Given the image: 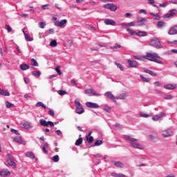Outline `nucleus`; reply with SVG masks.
I'll use <instances>...</instances> for the list:
<instances>
[{
	"label": "nucleus",
	"mask_w": 177,
	"mask_h": 177,
	"mask_svg": "<svg viewBox=\"0 0 177 177\" xmlns=\"http://www.w3.org/2000/svg\"><path fill=\"white\" fill-rule=\"evenodd\" d=\"M57 93L60 96H64V95L67 94V92L66 91L59 90V91H57Z\"/></svg>",
	"instance_id": "39"
},
{
	"label": "nucleus",
	"mask_w": 177,
	"mask_h": 177,
	"mask_svg": "<svg viewBox=\"0 0 177 177\" xmlns=\"http://www.w3.org/2000/svg\"><path fill=\"white\" fill-rule=\"evenodd\" d=\"M164 19H169L172 17V15L171 13H167L163 16Z\"/></svg>",
	"instance_id": "54"
},
{
	"label": "nucleus",
	"mask_w": 177,
	"mask_h": 177,
	"mask_svg": "<svg viewBox=\"0 0 177 177\" xmlns=\"http://www.w3.org/2000/svg\"><path fill=\"white\" fill-rule=\"evenodd\" d=\"M104 96H106V97H108V99H110L111 102H113V103H115V104H117V100H115V97L114 96L113 93H111V91L106 92L104 93Z\"/></svg>",
	"instance_id": "10"
},
{
	"label": "nucleus",
	"mask_w": 177,
	"mask_h": 177,
	"mask_svg": "<svg viewBox=\"0 0 177 177\" xmlns=\"http://www.w3.org/2000/svg\"><path fill=\"white\" fill-rule=\"evenodd\" d=\"M55 71L57 73L58 75H62V71L59 66L55 68Z\"/></svg>",
	"instance_id": "55"
},
{
	"label": "nucleus",
	"mask_w": 177,
	"mask_h": 177,
	"mask_svg": "<svg viewBox=\"0 0 177 177\" xmlns=\"http://www.w3.org/2000/svg\"><path fill=\"white\" fill-rule=\"evenodd\" d=\"M6 165L8 167H12V168H16V162H15V158L12 154H7V161Z\"/></svg>",
	"instance_id": "4"
},
{
	"label": "nucleus",
	"mask_w": 177,
	"mask_h": 177,
	"mask_svg": "<svg viewBox=\"0 0 177 177\" xmlns=\"http://www.w3.org/2000/svg\"><path fill=\"white\" fill-rule=\"evenodd\" d=\"M48 114L49 115H50L51 117H55V111H53V109H50L48 111Z\"/></svg>",
	"instance_id": "53"
},
{
	"label": "nucleus",
	"mask_w": 177,
	"mask_h": 177,
	"mask_svg": "<svg viewBox=\"0 0 177 177\" xmlns=\"http://www.w3.org/2000/svg\"><path fill=\"white\" fill-rule=\"evenodd\" d=\"M26 157H28V158H31V160H34L35 158V155H34V153L28 151L26 153Z\"/></svg>",
	"instance_id": "25"
},
{
	"label": "nucleus",
	"mask_w": 177,
	"mask_h": 177,
	"mask_svg": "<svg viewBox=\"0 0 177 177\" xmlns=\"http://www.w3.org/2000/svg\"><path fill=\"white\" fill-rule=\"evenodd\" d=\"M118 48H121V46L118 44H115L114 46L110 47V49H118Z\"/></svg>",
	"instance_id": "47"
},
{
	"label": "nucleus",
	"mask_w": 177,
	"mask_h": 177,
	"mask_svg": "<svg viewBox=\"0 0 177 177\" xmlns=\"http://www.w3.org/2000/svg\"><path fill=\"white\" fill-rule=\"evenodd\" d=\"M19 68L23 71H26V70H28L30 68V66L27 64H21Z\"/></svg>",
	"instance_id": "28"
},
{
	"label": "nucleus",
	"mask_w": 177,
	"mask_h": 177,
	"mask_svg": "<svg viewBox=\"0 0 177 177\" xmlns=\"http://www.w3.org/2000/svg\"><path fill=\"white\" fill-rule=\"evenodd\" d=\"M14 142H16V143H19V145H21V143H23V139L21 137H17L14 138Z\"/></svg>",
	"instance_id": "31"
},
{
	"label": "nucleus",
	"mask_w": 177,
	"mask_h": 177,
	"mask_svg": "<svg viewBox=\"0 0 177 177\" xmlns=\"http://www.w3.org/2000/svg\"><path fill=\"white\" fill-rule=\"evenodd\" d=\"M6 106L7 107V109H10V107H14L15 105L10 102H9L8 101L6 102Z\"/></svg>",
	"instance_id": "40"
},
{
	"label": "nucleus",
	"mask_w": 177,
	"mask_h": 177,
	"mask_svg": "<svg viewBox=\"0 0 177 177\" xmlns=\"http://www.w3.org/2000/svg\"><path fill=\"white\" fill-rule=\"evenodd\" d=\"M150 15L154 19V20H161V16L158 13L154 14L153 12H150Z\"/></svg>",
	"instance_id": "20"
},
{
	"label": "nucleus",
	"mask_w": 177,
	"mask_h": 177,
	"mask_svg": "<svg viewBox=\"0 0 177 177\" xmlns=\"http://www.w3.org/2000/svg\"><path fill=\"white\" fill-rule=\"evenodd\" d=\"M136 35H137V37H146L147 36V32L145 31H138L136 33Z\"/></svg>",
	"instance_id": "26"
},
{
	"label": "nucleus",
	"mask_w": 177,
	"mask_h": 177,
	"mask_svg": "<svg viewBox=\"0 0 177 177\" xmlns=\"http://www.w3.org/2000/svg\"><path fill=\"white\" fill-rule=\"evenodd\" d=\"M40 125L41 127H51V128H53V127H55V124L53 123V122L52 121H46L45 120V119H40L39 121Z\"/></svg>",
	"instance_id": "7"
},
{
	"label": "nucleus",
	"mask_w": 177,
	"mask_h": 177,
	"mask_svg": "<svg viewBox=\"0 0 177 177\" xmlns=\"http://www.w3.org/2000/svg\"><path fill=\"white\" fill-rule=\"evenodd\" d=\"M115 64L117 66L118 68H120L121 71H124V67L120 63L115 62Z\"/></svg>",
	"instance_id": "42"
},
{
	"label": "nucleus",
	"mask_w": 177,
	"mask_h": 177,
	"mask_svg": "<svg viewBox=\"0 0 177 177\" xmlns=\"http://www.w3.org/2000/svg\"><path fill=\"white\" fill-rule=\"evenodd\" d=\"M127 97V94L126 93H122L119 94L115 97V99L120 100H124Z\"/></svg>",
	"instance_id": "24"
},
{
	"label": "nucleus",
	"mask_w": 177,
	"mask_h": 177,
	"mask_svg": "<svg viewBox=\"0 0 177 177\" xmlns=\"http://www.w3.org/2000/svg\"><path fill=\"white\" fill-rule=\"evenodd\" d=\"M157 28H162V27H164L165 26V22L162 21H159L157 23Z\"/></svg>",
	"instance_id": "29"
},
{
	"label": "nucleus",
	"mask_w": 177,
	"mask_h": 177,
	"mask_svg": "<svg viewBox=\"0 0 177 177\" xmlns=\"http://www.w3.org/2000/svg\"><path fill=\"white\" fill-rule=\"evenodd\" d=\"M48 6H49V4L43 5L41 6V9H43V10H46V9H49L48 8Z\"/></svg>",
	"instance_id": "58"
},
{
	"label": "nucleus",
	"mask_w": 177,
	"mask_h": 177,
	"mask_svg": "<svg viewBox=\"0 0 177 177\" xmlns=\"http://www.w3.org/2000/svg\"><path fill=\"white\" fill-rule=\"evenodd\" d=\"M101 145H103V141H102L101 140H97L94 143V146H100Z\"/></svg>",
	"instance_id": "41"
},
{
	"label": "nucleus",
	"mask_w": 177,
	"mask_h": 177,
	"mask_svg": "<svg viewBox=\"0 0 177 177\" xmlns=\"http://www.w3.org/2000/svg\"><path fill=\"white\" fill-rule=\"evenodd\" d=\"M133 57L136 60H145V55H143V56H142V55H133Z\"/></svg>",
	"instance_id": "30"
},
{
	"label": "nucleus",
	"mask_w": 177,
	"mask_h": 177,
	"mask_svg": "<svg viewBox=\"0 0 177 177\" xmlns=\"http://www.w3.org/2000/svg\"><path fill=\"white\" fill-rule=\"evenodd\" d=\"M136 24V22L135 21H131L130 23L127 24L128 27H133Z\"/></svg>",
	"instance_id": "57"
},
{
	"label": "nucleus",
	"mask_w": 177,
	"mask_h": 177,
	"mask_svg": "<svg viewBox=\"0 0 177 177\" xmlns=\"http://www.w3.org/2000/svg\"><path fill=\"white\" fill-rule=\"evenodd\" d=\"M146 21L145 18H137V23H145Z\"/></svg>",
	"instance_id": "46"
},
{
	"label": "nucleus",
	"mask_w": 177,
	"mask_h": 177,
	"mask_svg": "<svg viewBox=\"0 0 177 177\" xmlns=\"http://www.w3.org/2000/svg\"><path fill=\"white\" fill-rule=\"evenodd\" d=\"M82 138H79L76 140V142H75V146H80V145H82Z\"/></svg>",
	"instance_id": "36"
},
{
	"label": "nucleus",
	"mask_w": 177,
	"mask_h": 177,
	"mask_svg": "<svg viewBox=\"0 0 177 177\" xmlns=\"http://www.w3.org/2000/svg\"><path fill=\"white\" fill-rule=\"evenodd\" d=\"M143 72L146 73L147 74H149L150 75H152V77H156L157 75V74L153 72V71L149 69L144 68Z\"/></svg>",
	"instance_id": "21"
},
{
	"label": "nucleus",
	"mask_w": 177,
	"mask_h": 177,
	"mask_svg": "<svg viewBox=\"0 0 177 177\" xmlns=\"http://www.w3.org/2000/svg\"><path fill=\"white\" fill-rule=\"evenodd\" d=\"M36 107H42L43 109H46V105L42 103V102H38L36 104H35Z\"/></svg>",
	"instance_id": "32"
},
{
	"label": "nucleus",
	"mask_w": 177,
	"mask_h": 177,
	"mask_svg": "<svg viewBox=\"0 0 177 177\" xmlns=\"http://www.w3.org/2000/svg\"><path fill=\"white\" fill-rule=\"evenodd\" d=\"M52 160L53 161V162H59V160H60V158H59V155H55L52 158Z\"/></svg>",
	"instance_id": "37"
},
{
	"label": "nucleus",
	"mask_w": 177,
	"mask_h": 177,
	"mask_svg": "<svg viewBox=\"0 0 177 177\" xmlns=\"http://www.w3.org/2000/svg\"><path fill=\"white\" fill-rule=\"evenodd\" d=\"M10 171L6 169H2L0 171V176L1 177H8V176H10Z\"/></svg>",
	"instance_id": "14"
},
{
	"label": "nucleus",
	"mask_w": 177,
	"mask_h": 177,
	"mask_svg": "<svg viewBox=\"0 0 177 177\" xmlns=\"http://www.w3.org/2000/svg\"><path fill=\"white\" fill-rule=\"evenodd\" d=\"M31 62V65L34 66L35 67H38L39 64H38V62H37L35 60V59L32 58L30 59Z\"/></svg>",
	"instance_id": "33"
},
{
	"label": "nucleus",
	"mask_w": 177,
	"mask_h": 177,
	"mask_svg": "<svg viewBox=\"0 0 177 177\" xmlns=\"http://www.w3.org/2000/svg\"><path fill=\"white\" fill-rule=\"evenodd\" d=\"M173 3V5H177V0H170L169 1V4Z\"/></svg>",
	"instance_id": "61"
},
{
	"label": "nucleus",
	"mask_w": 177,
	"mask_h": 177,
	"mask_svg": "<svg viewBox=\"0 0 177 177\" xmlns=\"http://www.w3.org/2000/svg\"><path fill=\"white\" fill-rule=\"evenodd\" d=\"M21 127L24 129H31L32 128V124L27 121H22L21 122Z\"/></svg>",
	"instance_id": "12"
},
{
	"label": "nucleus",
	"mask_w": 177,
	"mask_h": 177,
	"mask_svg": "<svg viewBox=\"0 0 177 177\" xmlns=\"http://www.w3.org/2000/svg\"><path fill=\"white\" fill-rule=\"evenodd\" d=\"M6 27L7 30L8 31V32H12V28L10 27V26L6 25Z\"/></svg>",
	"instance_id": "62"
},
{
	"label": "nucleus",
	"mask_w": 177,
	"mask_h": 177,
	"mask_svg": "<svg viewBox=\"0 0 177 177\" xmlns=\"http://www.w3.org/2000/svg\"><path fill=\"white\" fill-rule=\"evenodd\" d=\"M10 131L12 132V133H15V135H19V131H17L16 129H11Z\"/></svg>",
	"instance_id": "60"
},
{
	"label": "nucleus",
	"mask_w": 177,
	"mask_h": 177,
	"mask_svg": "<svg viewBox=\"0 0 177 177\" xmlns=\"http://www.w3.org/2000/svg\"><path fill=\"white\" fill-rule=\"evenodd\" d=\"M56 27H60V28H64L67 26V19H62L61 21H56L54 22Z\"/></svg>",
	"instance_id": "8"
},
{
	"label": "nucleus",
	"mask_w": 177,
	"mask_h": 177,
	"mask_svg": "<svg viewBox=\"0 0 177 177\" xmlns=\"http://www.w3.org/2000/svg\"><path fill=\"white\" fill-rule=\"evenodd\" d=\"M23 32L25 37V39L26 41H29V42H31L32 41H34V39L31 37H30L26 32H24V30H23Z\"/></svg>",
	"instance_id": "23"
},
{
	"label": "nucleus",
	"mask_w": 177,
	"mask_h": 177,
	"mask_svg": "<svg viewBox=\"0 0 177 177\" xmlns=\"http://www.w3.org/2000/svg\"><path fill=\"white\" fill-rule=\"evenodd\" d=\"M32 75H34V77H41V72L39 71H32Z\"/></svg>",
	"instance_id": "34"
},
{
	"label": "nucleus",
	"mask_w": 177,
	"mask_h": 177,
	"mask_svg": "<svg viewBox=\"0 0 177 177\" xmlns=\"http://www.w3.org/2000/svg\"><path fill=\"white\" fill-rule=\"evenodd\" d=\"M45 26H46V24L45 23L41 22V21L39 22V27L40 28H45Z\"/></svg>",
	"instance_id": "51"
},
{
	"label": "nucleus",
	"mask_w": 177,
	"mask_h": 177,
	"mask_svg": "<svg viewBox=\"0 0 177 177\" xmlns=\"http://www.w3.org/2000/svg\"><path fill=\"white\" fill-rule=\"evenodd\" d=\"M162 135L163 138H169V136H171V135H172V130H171L169 129L165 130L162 132Z\"/></svg>",
	"instance_id": "16"
},
{
	"label": "nucleus",
	"mask_w": 177,
	"mask_h": 177,
	"mask_svg": "<svg viewBox=\"0 0 177 177\" xmlns=\"http://www.w3.org/2000/svg\"><path fill=\"white\" fill-rule=\"evenodd\" d=\"M154 85H156V86H161V85H162L160 82L156 81L153 83Z\"/></svg>",
	"instance_id": "64"
},
{
	"label": "nucleus",
	"mask_w": 177,
	"mask_h": 177,
	"mask_svg": "<svg viewBox=\"0 0 177 177\" xmlns=\"http://www.w3.org/2000/svg\"><path fill=\"white\" fill-rule=\"evenodd\" d=\"M140 117H142L143 118H149V117H150V115L143 112H140Z\"/></svg>",
	"instance_id": "38"
},
{
	"label": "nucleus",
	"mask_w": 177,
	"mask_h": 177,
	"mask_svg": "<svg viewBox=\"0 0 177 177\" xmlns=\"http://www.w3.org/2000/svg\"><path fill=\"white\" fill-rule=\"evenodd\" d=\"M0 95L3 96H10V93L8 90H3L0 88Z\"/></svg>",
	"instance_id": "22"
},
{
	"label": "nucleus",
	"mask_w": 177,
	"mask_h": 177,
	"mask_svg": "<svg viewBox=\"0 0 177 177\" xmlns=\"http://www.w3.org/2000/svg\"><path fill=\"white\" fill-rule=\"evenodd\" d=\"M173 97H174L172 96V95H166L164 96V99L165 100H171V99H173Z\"/></svg>",
	"instance_id": "44"
},
{
	"label": "nucleus",
	"mask_w": 177,
	"mask_h": 177,
	"mask_svg": "<svg viewBox=\"0 0 177 177\" xmlns=\"http://www.w3.org/2000/svg\"><path fill=\"white\" fill-rule=\"evenodd\" d=\"M142 81H143L144 82H149V79H147V77H144L143 75H140Z\"/></svg>",
	"instance_id": "50"
},
{
	"label": "nucleus",
	"mask_w": 177,
	"mask_h": 177,
	"mask_svg": "<svg viewBox=\"0 0 177 177\" xmlns=\"http://www.w3.org/2000/svg\"><path fill=\"white\" fill-rule=\"evenodd\" d=\"M138 13H143L144 15H147V11H146V10L141 9L138 11Z\"/></svg>",
	"instance_id": "59"
},
{
	"label": "nucleus",
	"mask_w": 177,
	"mask_h": 177,
	"mask_svg": "<svg viewBox=\"0 0 177 177\" xmlns=\"http://www.w3.org/2000/svg\"><path fill=\"white\" fill-rule=\"evenodd\" d=\"M149 45L156 49H162L163 48L162 45H161V42H160V39H157V37L152 38L149 42Z\"/></svg>",
	"instance_id": "2"
},
{
	"label": "nucleus",
	"mask_w": 177,
	"mask_h": 177,
	"mask_svg": "<svg viewBox=\"0 0 177 177\" xmlns=\"http://www.w3.org/2000/svg\"><path fill=\"white\" fill-rule=\"evenodd\" d=\"M155 63H158V64H164V62L158 59V58L155 59V61H153Z\"/></svg>",
	"instance_id": "56"
},
{
	"label": "nucleus",
	"mask_w": 177,
	"mask_h": 177,
	"mask_svg": "<svg viewBox=\"0 0 177 177\" xmlns=\"http://www.w3.org/2000/svg\"><path fill=\"white\" fill-rule=\"evenodd\" d=\"M127 32H129L131 35H134V34H136V32L135 30H131L129 28L127 29Z\"/></svg>",
	"instance_id": "48"
},
{
	"label": "nucleus",
	"mask_w": 177,
	"mask_h": 177,
	"mask_svg": "<svg viewBox=\"0 0 177 177\" xmlns=\"http://www.w3.org/2000/svg\"><path fill=\"white\" fill-rule=\"evenodd\" d=\"M168 34H169V35H175L177 34V25L171 28L168 32Z\"/></svg>",
	"instance_id": "18"
},
{
	"label": "nucleus",
	"mask_w": 177,
	"mask_h": 177,
	"mask_svg": "<svg viewBox=\"0 0 177 177\" xmlns=\"http://www.w3.org/2000/svg\"><path fill=\"white\" fill-rule=\"evenodd\" d=\"M104 23L106 25V26H116V23L115 22L114 20L113 19H106L104 21Z\"/></svg>",
	"instance_id": "17"
},
{
	"label": "nucleus",
	"mask_w": 177,
	"mask_h": 177,
	"mask_svg": "<svg viewBox=\"0 0 177 177\" xmlns=\"http://www.w3.org/2000/svg\"><path fill=\"white\" fill-rule=\"evenodd\" d=\"M165 116V113L161 112L158 115H155L152 117L153 121H158L160 118H162V117Z\"/></svg>",
	"instance_id": "15"
},
{
	"label": "nucleus",
	"mask_w": 177,
	"mask_h": 177,
	"mask_svg": "<svg viewBox=\"0 0 177 177\" xmlns=\"http://www.w3.org/2000/svg\"><path fill=\"white\" fill-rule=\"evenodd\" d=\"M103 8H104V9H109V10H111V12H115V10L118 9L117 6L113 3L104 4Z\"/></svg>",
	"instance_id": "9"
},
{
	"label": "nucleus",
	"mask_w": 177,
	"mask_h": 177,
	"mask_svg": "<svg viewBox=\"0 0 177 177\" xmlns=\"http://www.w3.org/2000/svg\"><path fill=\"white\" fill-rule=\"evenodd\" d=\"M75 106L76 107L75 111L77 114H83V113H85V110H84V107L81 104V102H80L79 99L75 100Z\"/></svg>",
	"instance_id": "3"
},
{
	"label": "nucleus",
	"mask_w": 177,
	"mask_h": 177,
	"mask_svg": "<svg viewBox=\"0 0 177 177\" xmlns=\"http://www.w3.org/2000/svg\"><path fill=\"white\" fill-rule=\"evenodd\" d=\"M104 110L106 111L107 113H111V108L109 106H106L104 108Z\"/></svg>",
	"instance_id": "52"
},
{
	"label": "nucleus",
	"mask_w": 177,
	"mask_h": 177,
	"mask_svg": "<svg viewBox=\"0 0 177 177\" xmlns=\"http://www.w3.org/2000/svg\"><path fill=\"white\" fill-rule=\"evenodd\" d=\"M86 106L88 107V109H99L100 107L97 103L92 102H86Z\"/></svg>",
	"instance_id": "13"
},
{
	"label": "nucleus",
	"mask_w": 177,
	"mask_h": 177,
	"mask_svg": "<svg viewBox=\"0 0 177 177\" xmlns=\"http://www.w3.org/2000/svg\"><path fill=\"white\" fill-rule=\"evenodd\" d=\"M127 63L129 64V67L131 68H136L137 67H139V62L135 60L127 59Z\"/></svg>",
	"instance_id": "11"
},
{
	"label": "nucleus",
	"mask_w": 177,
	"mask_h": 177,
	"mask_svg": "<svg viewBox=\"0 0 177 177\" xmlns=\"http://www.w3.org/2000/svg\"><path fill=\"white\" fill-rule=\"evenodd\" d=\"M145 57L147 60H149L150 62H154L156 59H160V55L156 53H147V55H145Z\"/></svg>",
	"instance_id": "5"
},
{
	"label": "nucleus",
	"mask_w": 177,
	"mask_h": 177,
	"mask_svg": "<svg viewBox=\"0 0 177 177\" xmlns=\"http://www.w3.org/2000/svg\"><path fill=\"white\" fill-rule=\"evenodd\" d=\"M86 140L88 143H92L93 142V136H86Z\"/></svg>",
	"instance_id": "43"
},
{
	"label": "nucleus",
	"mask_w": 177,
	"mask_h": 177,
	"mask_svg": "<svg viewBox=\"0 0 177 177\" xmlns=\"http://www.w3.org/2000/svg\"><path fill=\"white\" fill-rule=\"evenodd\" d=\"M168 5H169V1L165 2L163 3H160L159 6H160V8H165V6H168Z\"/></svg>",
	"instance_id": "45"
},
{
	"label": "nucleus",
	"mask_w": 177,
	"mask_h": 177,
	"mask_svg": "<svg viewBox=\"0 0 177 177\" xmlns=\"http://www.w3.org/2000/svg\"><path fill=\"white\" fill-rule=\"evenodd\" d=\"M165 89H167L169 91H174V89H176V85L175 84H165L164 86Z\"/></svg>",
	"instance_id": "19"
},
{
	"label": "nucleus",
	"mask_w": 177,
	"mask_h": 177,
	"mask_svg": "<svg viewBox=\"0 0 177 177\" xmlns=\"http://www.w3.org/2000/svg\"><path fill=\"white\" fill-rule=\"evenodd\" d=\"M85 95H88V96H102V94L96 92L93 88H87L84 91Z\"/></svg>",
	"instance_id": "6"
},
{
	"label": "nucleus",
	"mask_w": 177,
	"mask_h": 177,
	"mask_svg": "<svg viewBox=\"0 0 177 177\" xmlns=\"http://www.w3.org/2000/svg\"><path fill=\"white\" fill-rule=\"evenodd\" d=\"M56 133L58 136H63V133H62V131L60 130H57L56 131Z\"/></svg>",
	"instance_id": "63"
},
{
	"label": "nucleus",
	"mask_w": 177,
	"mask_h": 177,
	"mask_svg": "<svg viewBox=\"0 0 177 177\" xmlns=\"http://www.w3.org/2000/svg\"><path fill=\"white\" fill-rule=\"evenodd\" d=\"M114 165H115L118 168H122L124 167V163L121 162H115V160L112 161Z\"/></svg>",
	"instance_id": "27"
},
{
	"label": "nucleus",
	"mask_w": 177,
	"mask_h": 177,
	"mask_svg": "<svg viewBox=\"0 0 177 177\" xmlns=\"http://www.w3.org/2000/svg\"><path fill=\"white\" fill-rule=\"evenodd\" d=\"M170 15H171L172 17H174V15H176L177 10L176 9H172L169 10Z\"/></svg>",
	"instance_id": "49"
},
{
	"label": "nucleus",
	"mask_w": 177,
	"mask_h": 177,
	"mask_svg": "<svg viewBox=\"0 0 177 177\" xmlns=\"http://www.w3.org/2000/svg\"><path fill=\"white\" fill-rule=\"evenodd\" d=\"M124 139L129 142L131 147L134 149H139V150H143L145 149L143 145L139 144L138 140L131 136H124Z\"/></svg>",
	"instance_id": "1"
},
{
	"label": "nucleus",
	"mask_w": 177,
	"mask_h": 177,
	"mask_svg": "<svg viewBox=\"0 0 177 177\" xmlns=\"http://www.w3.org/2000/svg\"><path fill=\"white\" fill-rule=\"evenodd\" d=\"M50 46H52L53 48H55V46H57V41L55 39L52 40L50 42Z\"/></svg>",
	"instance_id": "35"
}]
</instances>
